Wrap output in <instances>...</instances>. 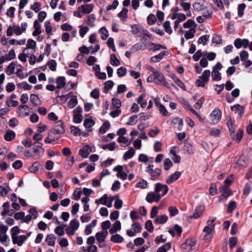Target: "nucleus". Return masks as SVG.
Wrapping results in <instances>:
<instances>
[{"label":"nucleus","instance_id":"nucleus-1","mask_svg":"<svg viewBox=\"0 0 252 252\" xmlns=\"http://www.w3.org/2000/svg\"><path fill=\"white\" fill-rule=\"evenodd\" d=\"M148 68L151 71V73L147 78L148 82H154L156 84L163 85L165 87L169 88V84L166 82L165 77L161 72L155 69L152 66H149Z\"/></svg>","mask_w":252,"mask_h":252},{"label":"nucleus","instance_id":"nucleus-2","mask_svg":"<svg viewBox=\"0 0 252 252\" xmlns=\"http://www.w3.org/2000/svg\"><path fill=\"white\" fill-rule=\"evenodd\" d=\"M210 71L208 69L205 70L202 75L199 76L195 81V85L198 87H204L209 81L210 77Z\"/></svg>","mask_w":252,"mask_h":252},{"label":"nucleus","instance_id":"nucleus-3","mask_svg":"<svg viewBox=\"0 0 252 252\" xmlns=\"http://www.w3.org/2000/svg\"><path fill=\"white\" fill-rule=\"evenodd\" d=\"M219 190L221 193V195L219 197L220 202L225 201L229 196L232 194V191L229 189L227 185L221 186L219 189Z\"/></svg>","mask_w":252,"mask_h":252},{"label":"nucleus","instance_id":"nucleus-4","mask_svg":"<svg viewBox=\"0 0 252 252\" xmlns=\"http://www.w3.org/2000/svg\"><path fill=\"white\" fill-rule=\"evenodd\" d=\"M209 117L212 124H217L221 119V112L219 109L216 108L211 112Z\"/></svg>","mask_w":252,"mask_h":252},{"label":"nucleus","instance_id":"nucleus-5","mask_svg":"<svg viewBox=\"0 0 252 252\" xmlns=\"http://www.w3.org/2000/svg\"><path fill=\"white\" fill-rule=\"evenodd\" d=\"M153 165H149L146 169V171L151 174V179L153 180H156L158 178L161 173V170L159 168L153 169Z\"/></svg>","mask_w":252,"mask_h":252},{"label":"nucleus","instance_id":"nucleus-6","mask_svg":"<svg viewBox=\"0 0 252 252\" xmlns=\"http://www.w3.org/2000/svg\"><path fill=\"white\" fill-rule=\"evenodd\" d=\"M82 109L80 106L76 107L73 111V120L76 124L80 123L83 120Z\"/></svg>","mask_w":252,"mask_h":252},{"label":"nucleus","instance_id":"nucleus-7","mask_svg":"<svg viewBox=\"0 0 252 252\" xmlns=\"http://www.w3.org/2000/svg\"><path fill=\"white\" fill-rule=\"evenodd\" d=\"M168 190L169 188L166 185L158 183L155 185V191L158 194H160L161 197L165 195L168 192Z\"/></svg>","mask_w":252,"mask_h":252},{"label":"nucleus","instance_id":"nucleus-8","mask_svg":"<svg viewBox=\"0 0 252 252\" xmlns=\"http://www.w3.org/2000/svg\"><path fill=\"white\" fill-rule=\"evenodd\" d=\"M36 42L32 39H30L27 41L26 44L27 47L24 50L28 53L29 55H32L34 54L35 52Z\"/></svg>","mask_w":252,"mask_h":252},{"label":"nucleus","instance_id":"nucleus-9","mask_svg":"<svg viewBox=\"0 0 252 252\" xmlns=\"http://www.w3.org/2000/svg\"><path fill=\"white\" fill-rule=\"evenodd\" d=\"M161 195L160 194H158L155 191L150 192L147 194L146 200L150 203L153 202H158L161 198Z\"/></svg>","mask_w":252,"mask_h":252},{"label":"nucleus","instance_id":"nucleus-10","mask_svg":"<svg viewBox=\"0 0 252 252\" xmlns=\"http://www.w3.org/2000/svg\"><path fill=\"white\" fill-rule=\"evenodd\" d=\"M42 146L41 144L38 143L32 148L33 157L35 159L39 158L43 155L44 150L42 148Z\"/></svg>","mask_w":252,"mask_h":252},{"label":"nucleus","instance_id":"nucleus-11","mask_svg":"<svg viewBox=\"0 0 252 252\" xmlns=\"http://www.w3.org/2000/svg\"><path fill=\"white\" fill-rule=\"evenodd\" d=\"M124 168L122 165H117L113 169L114 171L117 172V176L123 180L126 179L127 176L126 172L124 171Z\"/></svg>","mask_w":252,"mask_h":252},{"label":"nucleus","instance_id":"nucleus-12","mask_svg":"<svg viewBox=\"0 0 252 252\" xmlns=\"http://www.w3.org/2000/svg\"><path fill=\"white\" fill-rule=\"evenodd\" d=\"M17 113L20 117L28 116L30 113V109L27 105H20L17 109Z\"/></svg>","mask_w":252,"mask_h":252},{"label":"nucleus","instance_id":"nucleus-13","mask_svg":"<svg viewBox=\"0 0 252 252\" xmlns=\"http://www.w3.org/2000/svg\"><path fill=\"white\" fill-rule=\"evenodd\" d=\"M155 104L158 108L159 113L164 116H167L168 115V112L164 105H163L159 102V98L156 97L154 99Z\"/></svg>","mask_w":252,"mask_h":252},{"label":"nucleus","instance_id":"nucleus-14","mask_svg":"<svg viewBox=\"0 0 252 252\" xmlns=\"http://www.w3.org/2000/svg\"><path fill=\"white\" fill-rule=\"evenodd\" d=\"M95 121L93 120V118L90 117L85 119L83 125L88 132H91L93 130L92 127L95 125Z\"/></svg>","mask_w":252,"mask_h":252},{"label":"nucleus","instance_id":"nucleus-15","mask_svg":"<svg viewBox=\"0 0 252 252\" xmlns=\"http://www.w3.org/2000/svg\"><path fill=\"white\" fill-rule=\"evenodd\" d=\"M54 131L58 134H62L64 132V123L62 121H59L56 123Z\"/></svg>","mask_w":252,"mask_h":252},{"label":"nucleus","instance_id":"nucleus-16","mask_svg":"<svg viewBox=\"0 0 252 252\" xmlns=\"http://www.w3.org/2000/svg\"><path fill=\"white\" fill-rule=\"evenodd\" d=\"M92 152V148L88 145H86L79 150V154L83 158H87Z\"/></svg>","mask_w":252,"mask_h":252},{"label":"nucleus","instance_id":"nucleus-17","mask_svg":"<svg viewBox=\"0 0 252 252\" xmlns=\"http://www.w3.org/2000/svg\"><path fill=\"white\" fill-rule=\"evenodd\" d=\"M26 240V236H25V235H21L19 236H13L12 239L13 243L17 244L18 246H21Z\"/></svg>","mask_w":252,"mask_h":252},{"label":"nucleus","instance_id":"nucleus-18","mask_svg":"<svg viewBox=\"0 0 252 252\" xmlns=\"http://www.w3.org/2000/svg\"><path fill=\"white\" fill-rule=\"evenodd\" d=\"M181 176V173L179 171H176L173 174H171L166 180V182L168 184H170L177 181Z\"/></svg>","mask_w":252,"mask_h":252},{"label":"nucleus","instance_id":"nucleus-19","mask_svg":"<svg viewBox=\"0 0 252 252\" xmlns=\"http://www.w3.org/2000/svg\"><path fill=\"white\" fill-rule=\"evenodd\" d=\"M214 230V229H211V228L206 226L204 228L203 232L205 233L204 235V239L205 241H210L212 239L213 236L212 232Z\"/></svg>","mask_w":252,"mask_h":252},{"label":"nucleus","instance_id":"nucleus-20","mask_svg":"<svg viewBox=\"0 0 252 252\" xmlns=\"http://www.w3.org/2000/svg\"><path fill=\"white\" fill-rule=\"evenodd\" d=\"M108 196L107 194H104L100 198L95 200V203L98 205L101 204L106 206L108 208H110L108 205Z\"/></svg>","mask_w":252,"mask_h":252},{"label":"nucleus","instance_id":"nucleus-21","mask_svg":"<svg viewBox=\"0 0 252 252\" xmlns=\"http://www.w3.org/2000/svg\"><path fill=\"white\" fill-rule=\"evenodd\" d=\"M108 233L107 231H103L97 232L95 234V238L96 241L98 242L99 243L104 242L106 237L108 235Z\"/></svg>","mask_w":252,"mask_h":252},{"label":"nucleus","instance_id":"nucleus-22","mask_svg":"<svg viewBox=\"0 0 252 252\" xmlns=\"http://www.w3.org/2000/svg\"><path fill=\"white\" fill-rule=\"evenodd\" d=\"M33 27L34 29L32 34L33 36H37L42 32L41 26L39 22H38V20H35L34 21Z\"/></svg>","mask_w":252,"mask_h":252},{"label":"nucleus","instance_id":"nucleus-23","mask_svg":"<svg viewBox=\"0 0 252 252\" xmlns=\"http://www.w3.org/2000/svg\"><path fill=\"white\" fill-rule=\"evenodd\" d=\"M186 16L183 13H173L171 15L172 20H176L179 22H182L186 19Z\"/></svg>","mask_w":252,"mask_h":252},{"label":"nucleus","instance_id":"nucleus-24","mask_svg":"<svg viewBox=\"0 0 252 252\" xmlns=\"http://www.w3.org/2000/svg\"><path fill=\"white\" fill-rule=\"evenodd\" d=\"M204 209L205 208L203 206H199L197 207L195 209L194 213L193 214L192 216L190 217L195 219L199 218L204 211Z\"/></svg>","mask_w":252,"mask_h":252},{"label":"nucleus","instance_id":"nucleus-25","mask_svg":"<svg viewBox=\"0 0 252 252\" xmlns=\"http://www.w3.org/2000/svg\"><path fill=\"white\" fill-rule=\"evenodd\" d=\"M195 242L194 240L189 239L187 240L185 243L182 245V248L189 251L192 250L193 247L194 246Z\"/></svg>","mask_w":252,"mask_h":252},{"label":"nucleus","instance_id":"nucleus-26","mask_svg":"<svg viewBox=\"0 0 252 252\" xmlns=\"http://www.w3.org/2000/svg\"><path fill=\"white\" fill-rule=\"evenodd\" d=\"M93 5L92 4H88L82 5L79 7V9H81V11L83 14H89L93 10Z\"/></svg>","mask_w":252,"mask_h":252},{"label":"nucleus","instance_id":"nucleus-27","mask_svg":"<svg viewBox=\"0 0 252 252\" xmlns=\"http://www.w3.org/2000/svg\"><path fill=\"white\" fill-rule=\"evenodd\" d=\"M168 54V52L163 51L160 53L159 54L152 57L150 58V61L153 63H157L161 60L163 57Z\"/></svg>","mask_w":252,"mask_h":252},{"label":"nucleus","instance_id":"nucleus-28","mask_svg":"<svg viewBox=\"0 0 252 252\" xmlns=\"http://www.w3.org/2000/svg\"><path fill=\"white\" fill-rule=\"evenodd\" d=\"M121 229V223L119 220H116L113 223L112 227L110 228L109 232L111 234H114L117 231Z\"/></svg>","mask_w":252,"mask_h":252},{"label":"nucleus","instance_id":"nucleus-29","mask_svg":"<svg viewBox=\"0 0 252 252\" xmlns=\"http://www.w3.org/2000/svg\"><path fill=\"white\" fill-rule=\"evenodd\" d=\"M132 140L133 139L129 140L125 136L119 137L117 139V141L119 143L123 144V146L124 147H127L128 145H129L131 144Z\"/></svg>","mask_w":252,"mask_h":252},{"label":"nucleus","instance_id":"nucleus-30","mask_svg":"<svg viewBox=\"0 0 252 252\" xmlns=\"http://www.w3.org/2000/svg\"><path fill=\"white\" fill-rule=\"evenodd\" d=\"M70 98L67 103V106L69 108L72 109L75 107L78 103L77 96L75 95L70 96Z\"/></svg>","mask_w":252,"mask_h":252},{"label":"nucleus","instance_id":"nucleus-31","mask_svg":"<svg viewBox=\"0 0 252 252\" xmlns=\"http://www.w3.org/2000/svg\"><path fill=\"white\" fill-rule=\"evenodd\" d=\"M135 152L134 149L130 147L129 150L125 153L123 156V159L124 160H127L131 159L135 155Z\"/></svg>","mask_w":252,"mask_h":252},{"label":"nucleus","instance_id":"nucleus-32","mask_svg":"<svg viewBox=\"0 0 252 252\" xmlns=\"http://www.w3.org/2000/svg\"><path fill=\"white\" fill-rule=\"evenodd\" d=\"M4 138L7 141H12L15 138V133L14 131L8 129L6 131Z\"/></svg>","mask_w":252,"mask_h":252},{"label":"nucleus","instance_id":"nucleus-33","mask_svg":"<svg viewBox=\"0 0 252 252\" xmlns=\"http://www.w3.org/2000/svg\"><path fill=\"white\" fill-rule=\"evenodd\" d=\"M148 45L149 46L148 50L150 51H156L161 49H166L165 47L160 44H157L152 42L149 43Z\"/></svg>","mask_w":252,"mask_h":252},{"label":"nucleus","instance_id":"nucleus-34","mask_svg":"<svg viewBox=\"0 0 252 252\" xmlns=\"http://www.w3.org/2000/svg\"><path fill=\"white\" fill-rule=\"evenodd\" d=\"M227 125L229 128L230 137H234L235 127L233 126L231 119L229 118L227 121Z\"/></svg>","mask_w":252,"mask_h":252},{"label":"nucleus","instance_id":"nucleus-35","mask_svg":"<svg viewBox=\"0 0 252 252\" xmlns=\"http://www.w3.org/2000/svg\"><path fill=\"white\" fill-rule=\"evenodd\" d=\"M196 32V30L194 28H192L188 31H186L185 32V38L186 39H189L192 38L195 35Z\"/></svg>","mask_w":252,"mask_h":252},{"label":"nucleus","instance_id":"nucleus-36","mask_svg":"<svg viewBox=\"0 0 252 252\" xmlns=\"http://www.w3.org/2000/svg\"><path fill=\"white\" fill-rule=\"evenodd\" d=\"M167 220L168 217L166 215H159L156 218L155 223L156 224H163L165 223Z\"/></svg>","mask_w":252,"mask_h":252},{"label":"nucleus","instance_id":"nucleus-37","mask_svg":"<svg viewBox=\"0 0 252 252\" xmlns=\"http://www.w3.org/2000/svg\"><path fill=\"white\" fill-rule=\"evenodd\" d=\"M245 108V106H241L239 104H236L231 107V110L238 112L240 116L243 115Z\"/></svg>","mask_w":252,"mask_h":252},{"label":"nucleus","instance_id":"nucleus-38","mask_svg":"<svg viewBox=\"0 0 252 252\" xmlns=\"http://www.w3.org/2000/svg\"><path fill=\"white\" fill-rule=\"evenodd\" d=\"M180 4L183 7L185 11H188L187 16L189 17L191 16V14L189 10L191 6L190 3L187 2H181Z\"/></svg>","mask_w":252,"mask_h":252},{"label":"nucleus","instance_id":"nucleus-39","mask_svg":"<svg viewBox=\"0 0 252 252\" xmlns=\"http://www.w3.org/2000/svg\"><path fill=\"white\" fill-rule=\"evenodd\" d=\"M26 40L25 38H23L22 39L17 40L15 39H10L8 40V43L9 44L13 45H23L26 43Z\"/></svg>","mask_w":252,"mask_h":252},{"label":"nucleus","instance_id":"nucleus-40","mask_svg":"<svg viewBox=\"0 0 252 252\" xmlns=\"http://www.w3.org/2000/svg\"><path fill=\"white\" fill-rule=\"evenodd\" d=\"M71 93H69L67 94L62 95L58 96L57 97V101L61 103H65L67 101V99L70 97Z\"/></svg>","mask_w":252,"mask_h":252},{"label":"nucleus","instance_id":"nucleus-41","mask_svg":"<svg viewBox=\"0 0 252 252\" xmlns=\"http://www.w3.org/2000/svg\"><path fill=\"white\" fill-rule=\"evenodd\" d=\"M56 83L58 84L57 88H63L65 84V78L64 77H58L56 79Z\"/></svg>","mask_w":252,"mask_h":252},{"label":"nucleus","instance_id":"nucleus-42","mask_svg":"<svg viewBox=\"0 0 252 252\" xmlns=\"http://www.w3.org/2000/svg\"><path fill=\"white\" fill-rule=\"evenodd\" d=\"M183 27L185 29H190L192 28H194L195 29L196 27V24L192 20L189 19L183 24Z\"/></svg>","mask_w":252,"mask_h":252},{"label":"nucleus","instance_id":"nucleus-43","mask_svg":"<svg viewBox=\"0 0 252 252\" xmlns=\"http://www.w3.org/2000/svg\"><path fill=\"white\" fill-rule=\"evenodd\" d=\"M15 64L13 62L11 63L6 67L5 72L8 75H12L15 70Z\"/></svg>","mask_w":252,"mask_h":252},{"label":"nucleus","instance_id":"nucleus-44","mask_svg":"<svg viewBox=\"0 0 252 252\" xmlns=\"http://www.w3.org/2000/svg\"><path fill=\"white\" fill-rule=\"evenodd\" d=\"M110 240L113 242L116 243H121L123 241L124 238L120 235L116 234L112 236Z\"/></svg>","mask_w":252,"mask_h":252},{"label":"nucleus","instance_id":"nucleus-45","mask_svg":"<svg viewBox=\"0 0 252 252\" xmlns=\"http://www.w3.org/2000/svg\"><path fill=\"white\" fill-rule=\"evenodd\" d=\"M99 32L101 34V38L102 40H105L109 36L108 31L105 27H101L99 30Z\"/></svg>","mask_w":252,"mask_h":252},{"label":"nucleus","instance_id":"nucleus-46","mask_svg":"<svg viewBox=\"0 0 252 252\" xmlns=\"http://www.w3.org/2000/svg\"><path fill=\"white\" fill-rule=\"evenodd\" d=\"M145 96L146 94L144 93H143L138 98L137 102L142 108H145L147 104V101L144 99Z\"/></svg>","mask_w":252,"mask_h":252},{"label":"nucleus","instance_id":"nucleus-47","mask_svg":"<svg viewBox=\"0 0 252 252\" xmlns=\"http://www.w3.org/2000/svg\"><path fill=\"white\" fill-rule=\"evenodd\" d=\"M244 131L242 129H239L236 134L235 135L234 134V137H231V138L234 140H236L238 143H239L241 140L242 139L243 136Z\"/></svg>","mask_w":252,"mask_h":252},{"label":"nucleus","instance_id":"nucleus-48","mask_svg":"<svg viewBox=\"0 0 252 252\" xmlns=\"http://www.w3.org/2000/svg\"><path fill=\"white\" fill-rule=\"evenodd\" d=\"M128 12V10L126 8H124L118 14V16L122 20V21H126L127 18V13Z\"/></svg>","mask_w":252,"mask_h":252},{"label":"nucleus","instance_id":"nucleus-49","mask_svg":"<svg viewBox=\"0 0 252 252\" xmlns=\"http://www.w3.org/2000/svg\"><path fill=\"white\" fill-rule=\"evenodd\" d=\"M56 238L53 234L47 236L45 241L49 246H53L55 245Z\"/></svg>","mask_w":252,"mask_h":252},{"label":"nucleus","instance_id":"nucleus-50","mask_svg":"<svg viewBox=\"0 0 252 252\" xmlns=\"http://www.w3.org/2000/svg\"><path fill=\"white\" fill-rule=\"evenodd\" d=\"M110 125L109 122H105L99 128V131L100 133L103 134L106 132L110 128Z\"/></svg>","mask_w":252,"mask_h":252},{"label":"nucleus","instance_id":"nucleus-51","mask_svg":"<svg viewBox=\"0 0 252 252\" xmlns=\"http://www.w3.org/2000/svg\"><path fill=\"white\" fill-rule=\"evenodd\" d=\"M211 76L213 81H220L221 79V74L219 71L212 70Z\"/></svg>","mask_w":252,"mask_h":252},{"label":"nucleus","instance_id":"nucleus-52","mask_svg":"<svg viewBox=\"0 0 252 252\" xmlns=\"http://www.w3.org/2000/svg\"><path fill=\"white\" fill-rule=\"evenodd\" d=\"M163 27L165 32L169 34L172 33V30L170 26V22L169 21H166L163 24Z\"/></svg>","mask_w":252,"mask_h":252},{"label":"nucleus","instance_id":"nucleus-53","mask_svg":"<svg viewBox=\"0 0 252 252\" xmlns=\"http://www.w3.org/2000/svg\"><path fill=\"white\" fill-rule=\"evenodd\" d=\"M171 248V244L170 243H166L164 245L159 247L156 252H167V251Z\"/></svg>","mask_w":252,"mask_h":252},{"label":"nucleus","instance_id":"nucleus-54","mask_svg":"<svg viewBox=\"0 0 252 252\" xmlns=\"http://www.w3.org/2000/svg\"><path fill=\"white\" fill-rule=\"evenodd\" d=\"M95 20V17L94 14H90L88 16L86 21V24L91 27L94 26V22Z\"/></svg>","mask_w":252,"mask_h":252},{"label":"nucleus","instance_id":"nucleus-55","mask_svg":"<svg viewBox=\"0 0 252 252\" xmlns=\"http://www.w3.org/2000/svg\"><path fill=\"white\" fill-rule=\"evenodd\" d=\"M5 104L9 107H16L18 105L19 102L17 100L7 98L5 101Z\"/></svg>","mask_w":252,"mask_h":252},{"label":"nucleus","instance_id":"nucleus-56","mask_svg":"<svg viewBox=\"0 0 252 252\" xmlns=\"http://www.w3.org/2000/svg\"><path fill=\"white\" fill-rule=\"evenodd\" d=\"M110 63L114 66H118L120 64V61L117 59L115 54L110 56Z\"/></svg>","mask_w":252,"mask_h":252},{"label":"nucleus","instance_id":"nucleus-57","mask_svg":"<svg viewBox=\"0 0 252 252\" xmlns=\"http://www.w3.org/2000/svg\"><path fill=\"white\" fill-rule=\"evenodd\" d=\"M41 4L40 2L35 1L31 5V9L33 10L35 13H38L41 9Z\"/></svg>","mask_w":252,"mask_h":252},{"label":"nucleus","instance_id":"nucleus-58","mask_svg":"<svg viewBox=\"0 0 252 252\" xmlns=\"http://www.w3.org/2000/svg\"><path fill=\"white\" fill-rule=\"evenodd\" d=\"M44 26L45 27L46 32L49 35L52 34V27L51 25V23L49 21H46L44 23Z\"/></svg>","mask_w":252,"mask_h":252},{"label":"nucleus","instance_id":"nucleus-59","mask_svg":"<svg viewBox=\"0 0 252 252\" xmlns=\"http://www.w3.org/2000/svg\"><path fill=\"white\" fill-rule=\"evenodd\" d=\"M216 218H210L206 222L207 225L206 226L211 228V229H214L215 226V221H216Z\"/></svg>","mask_w":252,"mask_h":252},{"label":"nucleus","instance_id":"nucleus-60","mask_svg":"<svg viewBox=\"0 0 252 252\" xmlns=\"http://www.w3.org/2000/svg\"><path fill=\"white\" fill-rule=\"evenodd\" d=\"M82 194V191L80 189L77 188L74 191L73 193V199L75 200H78L81 197Z\"/></svg>","mask_w":252,"mask_h":252},{"label":"nucleus","instance_id":"nucleus-61","mask_svg":"<svg viewBox=\"0 0 252 252\" xmlns=\"http://www.w3.org/2000/svg\"><path fill=\"white\" fill-rule=\"evenodd\" d=\"M79 221L77 219H74L70 221L69 227L76 231L79 228Z\"/></svg>","mask_w":252,"mask_h":252},{"label":"nucleus","instance_id":"nucleus-62","mask_svg":"<svg viewBox=\"0 0 252 252\" xmlns=\"http://www.w3.org/2000/svg\"><path fill=\"white\" fill-rule=\"evenodd\" d=\"M5 57L7 61H10L16 58V54L14 50L13 49L10 50Z\"/></svg>","mask_w":252,"mask_h":252},{"label":"nucleus","instance_id":"nucleus-63","mask_svg":"<svg viewBox=\"0 0 252 252\" xmlns=\"http://www.w3.org/2000/svg\"><path fill=\"white\" fill-rule=\"evenodd\" d=\"M70 131L73 135L75 136H80L81 129L78 127L74 126H71Z\"/></svg>","mask_w":252,"mask_h":252},{"label":"nucleus","instance_id":"nucleus-64","mask_svg":"<svg viewBox=\"0 0 252 252\" xmlns=\"http://www.w3.org/2000/svg\"><path fill=\"white\" fill-rule=\"evenodd\" d=\"M137 121L138 116L137 115H133L130 117L129 121L126 123V125L128 126L134 125Z\"/></svg>","mask_w":252,"mask_h":252}]
</instances>
